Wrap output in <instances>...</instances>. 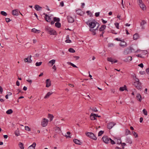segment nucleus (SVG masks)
<instances>
[{
	"mask_svg": "<svg viewBox=\"0 0 149 149\" xmlns=\"http://www.w3.org/2000/svg\"><path fill=\"white\" fill-rule=\"evenodd\" d=\"M146 24V22L145 20H142L141 22L140 23V26L141 27V29H144L145 28L143 25Z\"/></svg>",
	"mask_w": 149,
	"mask_h": 149,
	"instance_id": "obj_16",
	"label": "nucleus"
},
{
	"mask_svg": "<svg viewBox=\"0 0 149 149\" xmlns=\"http://www.w3.org/2000/svg\"><path fill=\"white\" fill-rule=\"evenodd\" d=\"M145 71H140V73L141 74H145Z\"/></svg>",
	"mask_w": 149,
	"mask_h": 149,
	"instance_id": "obj_61",
	"label": "nucleus"
},
{
	"mask_svg": "<svg viewBox=\"0 0 149 149\" xmlns=\"http://www.w3.org/2000/svg\"><path fill=\"white\" fill-rule=\"evenodd\" d=\"M100 15V13L99 12H97L96 13H95V15L96 17H97L99 16Z\"/></svg>",
	"mask_w": 149,
	"mask_h": 149,
	"instance_id": "obj_52",
	"label": "nucleus"
},
{
	"mask_svg": "<svg viewBox=\"0 0 149 149\" xmlns=\"http://www.w3.org/2000/svg\"><path fill=\"white\" fill-rule=\"evenodd\" d=\"M143 112L144 114L146 116L147 115V111L145 109H144L143 110Z\"/></svg>",
	"mask_w": 149,
	"mask_h": 149,
	"instance_id": "obj_45",
	"label": "nucleus"
},
{
	"mask_svg": "<svg viewBox=\"0 0 149 149\" xmlns=\"http://www.w3.org/2000/svg\"><path fill=\"white\" fill-rule=\"evenodd\" d=\"M48 120L46 118H44L41 121V125L43 127L46 126L48 123Z\"/></svg>",
	"mask_w": 149,
	"mask_h": 149,
	"instance_id": "obj_7",
	"label": "nucleus"
},
{
	"mask_svg": "<svg viewBox=\"0 0 149 149\" xmlns=\"http://www.w3.org/2000/svg\"><path fill=\"white\" fill-rule=\"evenodd\" d=\"M101 20H102V22L104 24H105L107 22V21L104 20L103 19H102Z\"/></svg>",
	"mask_w": 149,
	"mask_h": 149,
	"instance_id": "obj_60",
	"label": "nucleus"
},
{
	"mask_svg": "<svg viewBox=\"0 0 149 149\" xmlns=\"http://www.w3.org/2000/svg\"><path fill=\"white\" fill-rule=\"evenodd\" d=\"M126 86H124L123 87H120V88L119 90L121 91H124V90H126Z\"/></svg>",
	"mask_w": 149,
	"mask_h": 149,
	"instance_id": "obj_30",
	"label": "nucleus"
},
{
	"mask_svg": "<svg viewBox=\"0 0 149 149\" xmlns=\"http://www.w3.org/2000/svg\"><path fill=\"white\" fill-rule=\"evenodd\" d=\"M60 6L62 7L64 6V3L63 1H62L60 3Z\"/></svg>",
	"mask_w": 149,
	"mask_h": 149,
	"instance_id": "obj_58",
	"label": "nucleus"
},
{
	"mask_svg": "<svg viewBox=\"0 0 149 149\" xmlns=\"http://www.w3.org/2000/svg\"><path fill=\"white\" fill-rule=\"evenodd\" d=\"M3 91V89L1 86H0V93L2 94Z\"/></svg>",
	"mask_w": 149,
	"mask_h": 149,
	"instance_id": "obj_51",
	"label": "nucleus"
},
{
	"mask_svg": "<svg viewBox=\"0 0 149 149\" xmlns=\"http://www.w3.org/2000/svg\"><path fill=\"white\" fill-rule=\"evenodd\" d=\"M76 13L78 15L82 16L84 14V13L81 9H79L76 10Z\"/></svg>",
	"mask_w": 149,
	"mask_h": 149,
	"instance_id": "obj_12",
	"label": "nucleus"
},
{
	"mask_svg": "<svg viewBox=\"0 0 149 149\" xmlns=\"http://www.w3.org/2000/svg\"><path fill=\"white\" fill-rule=\"evenodd\" d=\"M147 53V52L146 51H144L142 52V54L143 55H145Z\"/></svg>",
	"mask_w": 149,
	"mask_h": 149,
	"instance_id": "obj_57",
	"label": "nucleus"
},
{
	"mask_svg": "<svg viewBox=\"0 0 149 149\" xmlns=\"http://www.w3.org/2000/svg\"><path fill=\"white\" fill-rule=\"evenodd\" d=\"M48 116L49 118H50V121H52L53 119L54 116H52V115H51L50 114H49L48 115Z\"/></svg>",
	"mask_w": 149,
	"mask_h": 149,
	"instance_id": "obj_36",
	"label": "nucleus"
},
{
	"mask_svg": "<svg viewBox=\"0 0 149 149\" xmlns=\"http://www.w3.org/2000/svg\"><path fill=\"white\" fill-rule=\"evenodd\" d=\"M52 93L51 92H48L45 96L44 98L46 99L48 98Z\"/></svg>",
	"mask_w": 149,
	"mask_h": 149,
	"instance_id": "obj_26",
	"label": "nucleus"
},
{
	"mask_svg": "<svg viewBox=\"0 0 149 149\" xmlns=\"http://www.w3.org/2000/svg\"><path fill=\"white\" fill-rule=\"evenodd\" d=\"M106 28V26L105 25H102L101 26L100 28L99 31H104Z\"/></svg>",
	"mask_w": 149,
	"mask_h": 149,
	"instance_id": "obj_21",
	"label": "nucleus"
},
{
	"mask_svg": "<svg viewBox=\"0 0 149 149\" xmlns=\"http://www.w3.org/2000/svg\"><path fill=\"white\" fill-rule=\"evenodd\" d=\"M86 135L90 138L93 139L94 140H96L97 139V138L95 135L92 133L88 132L86 134Z\"/></svg>",
	"mask_w": 149,
	"mask_h": 149,
	"instance_id": "obj_5",
	"label": "nucleus"
},
{
	"mask_svg": "<svg viewBox=\"0 0 149 149\" xmlns=\"http://www.w3.org/2000/svg\"><path fill=\"white\" fill-rule=\"evenodd\" d=\"M32 32H33L34 33H38L40 32L41 31L40 30H37L35 28L31 30Z\"/></svg>",
	"mask_w": 149,
	"mask_h": 149,
	"instance_id": "obj_23",
	"label": "nucleus"
},
{
	"mask_svg": "<svg viewBox=\"0 0 149 149\" xmlns=\"http://www.w3.org/2000/svg\"><path fill=\"white\" fill-rule=\"evenodd\" d=\"M103 141L106 143H110V140L111 138H109L107 136H104L102 138Z\"/></svg>",
	"mask_w": 149,
	"mask_h": 149,
	"instance_id": "obj_6",
	"label": "nucleus"
},
{
	"mask_svg": "<svg viewBox=\"0 0 149 149\" xmlns=\"http://www.w3.org/2000/svg\"><path fill=\"white\" fill-rule=\"evenodd\" d=\"M45 18L46 21L50 22L51 21V18L50 17L48 16L47 15H46L45 17Z\"/></svg>",
	"mask_w": 149,
	"mask_h": 149,
	"instance_id": "obj_19",
	"label": "nucleus"
},
{
	"mask_svg": "<svg viewBox=\"0 0 149 149\" xmlns=\"http://www.w3.org/2000/svg\"><path fill=\"white\" fill-rule=\"evenodd\" d=\"M90 118L92 120H94L96 119L95 116L94 115V114L91 113L90 116Z\"/></svg>",
	"mask_w": 149,
	"mask_h": 149,
	"instance_id": "obj_27",
	"label": "nucleus"
},
{
	"mask_svg": "<svg viewBox=\"0 0 149 149\" xmlns=\"http://www.w3.org/2000/svg\"><path fill=\"white\" fill-rule=\"evenodd\" d=\"M19 146L21 149H24V145L22 143H19Z\"/></svg>",
	"mask_w": 149,
	"mask_h": 149,
	"instance_id": "obj_31",
	"label": "nucleus"
},
{
	"mask_svg": "<svg viewBox=\"0 0 149 149\" xmlns=\"http://www.w3.org/2000/svg\"><path fill=\"white\" fill-rule=\"evenodd\" d=\"M114 24H115V25L117 29H119V23L117 22H116V23H115Z\"/></svg>",
	"mask_w": 149,
	"mask_h": 149,
	"instance_id": "obj_44",
	"label": "nucleus"
},
{
	"mask_svg": "<svg viewBox=\"0 0 149 149\" xmlns=\"http://www.w3.org/2000/svg\"><path fill=\"white\" fill-rule=\"evenodd\" d=\"M134 52V49L131 47L125 48L123 52V54L126 55Z\"/></svg>",
	"mask_w": 149,
	"mask_h": 149,
	"instance_id": "obj_2",
	"label": "nucleus"
},
{
	"mask_svg": "<svg viewBox=\"0 0 149 149\" xmlns=\"http://www.w3.org/2000/svg\"><path fill=\"white\" fill-rule=\"evenodd\" d=\"M126 142L127 143H128L130 144H131L132 143V141L131 139L129 138H127L126 139Z\"/></svg>",
	"mask_w": 149,
	"mask_h": 149,
	"instance_id": "obj_29",
	"label": "nucleus"
},
{
	"mask_svg": "<svg viewBox=\"0 0 149 149\" xmlns=\"http://www.w3.org/2000/svg\"><path fill=\"white\" fill-rule=\"evenodd\" d=\"M55 26L58 28H60L61 26V24L60 23L58 22H56L55 24Z\"/></svg>",
	"mask_w": 149,
	"mask_h": 149,
	"instance_id": "obj_32",
	"label": "nucleus"
},
{
	"mask_svg": "<svg viewBox=\"0 0 149 149\" xmlns=\"http://www.w3.org/2000/svg\"><path fill=\"white\" fill-rule=\"evenodd\" d=\"M35 8L37 11L41 10L42 8L38 5H36L35 6Z\"/></svg>",
	"mask_w": 149,
	"mask_h": 149,
	"instance_id": "obj_20",
	"label": "nucleus"
},
{
	"mask_svg": "<svg viewBox=\"0 0 149 149\" xmlns=\"http://www.w3.org/2000/svg\"><path fill=\"white\" fill-rule=\"evenodd\" d=\"M120 45L123 47H125L127 46L126 43L124 41L121 42L120 43Z\"/></svg>",
	"mask_w": 149,
	"mask_h": 149,
	"instance_id": "obj_18",
	"label": "nucleus"
},
{
	"mask_svg": "<svg viewBox=\"0 0 149 149\" xmlns=\"http://www.w3.org/2000/svg\"><path fill=\"white\" fill-rule=\"evenodd\" d=\"M68 51L70 52L74 53L75 52V51L72 48H70L68 49Z\"/></svg>",
	"mask_w": 149,
	"mask_h": 149,
	"instance_id": "obj_39",
	"label": "nucleus"
},
{
	"mask_svg": "<svg viewBox=\"0 0 149 149\" xmlns=\"http://www.w3.org/2000/svg\"><path fill=\"white\" fill-rule=\"evenodd\" d=\"M51 85V81L49 79H47L46 80V86L47 87H49Z\"/></svg>",
	"mask_w": 149,
	"mask_h": 149,
	"instance_id": "obj_15",
	"label": "nucleus"
},
{
	"mask_svg": "<svg viewBox=\"0 0 149 149\" xmlns=\"http://www.w3.org/2000/svg\"><path fill=\"white\" fill-rule=\"evenodd\" d=\"M86 13L88 14V15H91L92 14L90 12V11H86Z\"/></svg>",
	"mask_w": 149,
	"mask_h": 149,
	"instance_id": "obj_63",
	"label": "nucleus"
},
{
	"mask_svg": "<svg viewBox=\"0 0 149 149\" xmlns=\"http://www.w3.org/2000/svg\"><path fill=\"white\" fill-rule=\"evenodd\" d=\"M137 2L138 3V4L141 3L143 2L142 0H137Z\"/></svg>",
	"mask_w": 149,
	"mask_h": 149,
	"instance_id": "obj_55",
	"label": "nucleus"
},
{
	"mask_svg": "<svg viewBox=\"0 0 149 149\" xmlns=\"http://www.w3.org/2000/svg\"><path fill=\"white\" fill-rule=\"evenodd\" d=\"M16 84L17 86H19L20 85L19 82L18 81H17Z\"/></svg>",
	"mask_w": 149,
	"mask_h": 149,
	"instance_id": "obj_64",
	"label": "nucleus"
},
{
	"mask_svg": "<svg viewBox=\"0 0 149 149\" xmlns=\"http://www.w3.org/2000/svg\"><path fill=\"white\" fill-rule=\"evenodd\" d=\"M67 19L68 22L70 23H72L74 21V19L70 16H68L67 17Z\"/></svg>",
	"mask_w": 149,
	"mask_h": 149,
	"instance_id": "obj_13",
	"label": "nucleus"
},
{
	"mask_svg": "<svg viewBox=\"0 0 149 149\" xmlns=\"http://www.w3.org/2000/svg\"><path fill=\"white\" fill-rule=\"evenodd\" d=\"M65 42H67V43H71V41L69 40V39H67L66 40Z\"/></svg>",
	"mask_w": 149,
	"mask_h": 149,
	"instance_id": "obj_53",
	"label": "nucleus"
},
{
	"mask_svg": "<svg viewBox=\"0 0 149 149\" xmlns=\"http://www.w3.org/2000/svg\"><path fill=\"white\" fill-rule=\"evenodd\" d=\"M13 112V110L11 109H9L6 111V113L8 114H10L12 113Z\"/></svg>",
	"mask_w": 149,
	"mask_h": 149,
	"instance_id": "obj_33",
	"label": "nucleus"
},
{
	"mask_svg": "<svg viewBox=\"0 0 149 149\" xmlns=\"http://www.w3.org/2000/svg\"><path fill=\"white\" fill-rule=\"evenodd\" d=\"M136 97L137 99L138 100L139 102H141V97L140 94H137Z\"/></svg>",
	"mask_w": 149,
	"mask_h": 149,
	"instance_id": "obj_25",
	"label": "nucleus"
},
{
	"mask_svg": "<svg viewBox=\"0 0 149 149\" xmlns=\"http://www.w3.org/2000/svg\"><path fill=\"white\" fill-rule=\"evenodd\" d=\"M116 124L113 122L109 123L107 125V128L109 129H111Z\"/></svg>",
	"mask_w": 149,
	"mask_h": 149,
	"instance_id": "obj_8",
	"label": "nucleus"
},
{
	"mask_svg": "<svg viewBox=\"0 0 149 149\" xmlns=\"http://www.w3.org/2000/svg\"><path fill=\"white\" fill-rule=\"evenodd\" d=\"M67 63L69 65H70L73 66V67L74 68H77V67L75 65L73 64V63H72L71 62H67Z\"/></svg>",
	"mask_w": 149,
	"mask_h": 149,
	"instance_id": "obj_34",
	"label": "nucleus"
},
{
	"mask_svg": "<svg viewBox=\"0 0 149 149\" xmlns=\"http://www.w3.org/2000/svg\"><path fill=\"white\" fill-rule=\"evenodd\" d=\"M132 133L133 134L134 136H135V137H137L138 136V134L136 132H133Z\"/></svg>",
	"mask_w": 149,
	"mask_h": 149,
	"instance_id": "obj_48",
	"label": "nucleus"
},
{
	"mask_svg": "<svg viewBox=\"0 0 149 149\" xmlns=\"http://www.w3.org/2000/svg\"><path fill=\"white\" fill-rule=\"evenodd\" d=\"M140 8L143 10H146V7L145 5L144 4L143 2L139 4H138Z\"/></svg>",
	"mask_w": 149,
	"mask_h": 149,
	"instance_id": "obj_14",
	"label": "nucleus"
},
{
	"mask_svg": "<svg viewBox=\"0 0 149 149\" xmlns=\"http://www.w3.org/2000/svg\"><path fill=\"white\" fill-rule=\"evenodd\" d=\"M54 22H59L60 21V19L59 18H57L56 17H54Z\"/></svg>",
	"mask_w": 149,
	"mask_h": 149,
	"instance_id": "obj_35",
	"label": "nucleus"
},
{
	"mask_svg": "<svg viewBox=\"0 0 149 149\" xmlns=\"http://www.w3.org/2000/svg\"><path fill=\"white\" fill-rule=\"evenodd\" d=\"M125 133L127 135L129 134L130 132V131L128 129H126L125 130Z\"/></svg>",
	"mask_w": 149,
	"mask_h": 149,
	"instance_id": "obj_47",
	"label": "nucleus"
},
{
	"mask_svg": "<svg viewBox=\"0 0 149 149\" xmlns=\"http://www.w3.org/2000/svg\"><path fill=\"white\" fill-rule=\"evenodd\" d=\"M138 66L141 68H143V63H141L138 65Z\"/></svg>",
	"mask_w": 149,
	"mask_h": 149,
	"instance_id": "obj_59",
	"label": "nucleus"
},
{
	"mask_svg": "<svg viewBox=\"0 0 149 149\" xmlns=\"http://www.w3.org/2000/svg\"><path fill=\"white\" fill-rule=\"evenodd\" d=\"M73 141L75 143L78 145H81L82 143L79 140L76 139L73 140Z\"/></svg>",
	"mask_w": 149,
	"mask_h": 149,
	"instance_id": "obj_22",
	"label": "nucleus"
},
{
	"mask_svg": "<svg viewBox=\"0 0 149 149\" xmlns=\"http://www.w3.org/2000/svg\"><path fill=\"white\" fill-rule=\"evenodd\" d=\"M31 56H30L27 57V58H24V61L25 62H28L29 63H31L32 62V60L31 59Z\"/></svg>",
	"mask_w": 149,
	"mask_h": 149,
	"instance_id": "obj_9",
	"label": "nucleus"
},
{
	"mask_svg": "<svg viewBox=\"0 0 149 149\" xmlns=\"http://www.w3.org/2000/svg\"><path fill=\"white\" fill-rule=\"evenodd\" d=\"M104 131L101 130L98 133V136H100L102 135L104 133Z\"/></svg>",
	"mask_w": 149,
	"mask_h": 149,
	"instance_id": "obj_43",
	"label": "nucleus"
},
{
	"mask_svg": "<svg viewBox=\"0 0 149 149\" xmlns=\"http://www.w3.org/2000/svg\"><path fill=\"white\" fill-rule=\"evenodd\" d=\"M146 73L149 74V68H148L146 69Z\"/></svg>",
	"mask_w": 149,
	"mask_h": 149,
	"instance_id": "obj_56",
	"label": "nucleus"
},
{
	"mask_svg": "<svg viewBox=\"0 0 149 149\" xmlns=\"http://www.w3.org/2000/svg\"><path fill=\"white\" fill-rule=\"evenodd\" d=\"M15 134L16 136H19V134L18 130H17L15 131Z\"/></svg>",
	"mask_w": 149,
	"mask_h": 149,
	"instance_id": "obj_38",
	"label": "nucleus"
},
{
	"mask_svg": "<svg viewBox=\"0 0 149 149\" xmlns=\"http://www.w3.org/2000/svg\"><path fill=\"white\" fill-rule=\"evenodd\" d=\"M133 79L134 81L133 83V85L137 89L141 90L142 88L141 84L139 81V79L136 77V76H133Z\"/></svg>",
	"mask_w": 149,
	"mask_h": 149,
	"instance_id": "obj_1",
	"label": "nucleus"
},
{
	"mask_svg": "<svg viewBox=\"0 0 149 149\" xmlns=\"http://www.w3.org/2000/svg\"><path fill=\"white\" fill-rule=\"evenodd\" d=\"M55 60L52 59L49 61L48 63V65L49 66L52 67L54 64H55Z\"/></svg>",
	"mask_w": 149,
	"mask_h": 149,
	"instance_id": "obj_10",
	"label": "nucleus"
},
{
	"mask_svg": "<svg viewBox=\"0 0 149 149\" xmlns=\"http://www.w3.org/2000/svg\"><path fill=\"white\" fill-rule=\"evenodd\" d=\"M19 13H20V12L18 9L14 10L12 11V14L13 15H18Z\"/></svg>",
	"mask_w": 149,
	"mask_h": 149,
	"instance_id": "obj_11",
	"label": "nucleus"
},
{
	"mask_svg": "<svg viewBox=\"0 0 149 149\" xmlns=\"http://www.w3.org/2000/svg\"><path fill=\"white\" fill-rule=\"evenodd\" d=\"M111 142V143L112 144H115V142L113 140H112L111 139L110 140V142Z\"/></svg>",
	"mask_w": 149,
	"mask_h": 149,
	"instance_id": "obj_49",
	"label": "nucleus"
},
{
	"mask_svg": "<svg viewBox=\"0 0 149 149\" xmlns=\"http://www.w3.org/2000/svg\"><path fill=\"white\" fill-rule=\"evenodd\" d=\"M6 22H9L11 20L9 18H6Z\"/></svg>",
	"mask_w": 149,
	"mask_h": 149,
	"instance_id": "obj_54",
	"label": "nucleus"
},
{
	"mask_svg": "<svg viewBox=\"0 0 149 149\" xmlns=\"http://www.w3.org/2000/svg\"><path fill=\"white\" fill-rule=\"evenodd\" d=\"M1 14L2 15L4 16H6L7 15V13L4 11H1Z\"/></svg>",
	"mask_w": 149,
	"mask_h": 149,
	"instance_id": "obj_37",
	"label": "nucleus"
},
{
	"mask_svg": "<svg viewBox=\"0 0 149 149\" xmlns=\"http://www.w3.org/2000/svg\"><path fill=\"white\" fill-rule=\"evenodd\" d=\"M139 34L137 33H136L133 35V39L134 40H136L139 38Z\"/></svg>",
	"mask_w": 149,
	"mask_h": 149,
	"instance_id": "obj_28",
	"label": "nucleus"
},
{
	"mask_svg": "<svg viewBox=\"0 0 149 149\" xmlns=\"http://www.w3.org/2000/svg\"><path fill=\"white\" fill-rule=\"evenodd\" d=\"M36 145V143L35 142L33 143L28 148V149H35V147Z\"/></svg>",
	"mask_w": 149,
	"mask_h": 149,
	"instance_id": "obj_17",
	"label": "nucleus"
},
{
	"mask_svg": "<svg viewBox=\"0 0 149 149\" xmlns=\"http://www.w3.org/2000/svg\"><path fill=\"white\" fill-rule=\"evenodd\" d=\"M97 28H96V29H91L89 30V31H91V32H92V34L93 35H95L96 34V32H95V31L97 30Z\"/></svg>",
	"mask_w": 149,
	"mask_h": 149,
	"instance_id": "obj_24",
	"label": "nucleus"
},
{
	"mask_svg": "<svg viewBox=\"0 0 149 149\" xmlns=\"http://www.w3.org/2000/svg\"><path fill=\"white\" fill-rule=\"evenodd\" d=\"M52 68L54 69L55 71L56 70V66L55 65H54L52 67Z\"/></svg>",
	"mask_w": 149,
	"mask_h": 149,
	"instance_id": "obj_62",
	"label": "nucleus"
},
{
	"mask_svg": "<svg viewBox=\"0 0 149 149\" xmlns=\"http://www.w3.org/2000/svg\"><path fill=\"white\" fill-rule=\"evenodd\" d=\"M121 143V141L120 140V139H118L117 140V143L118 144H119Z\"/></svg>",
	"mask_w": 149,
	"mask_h": 149,
	"instance_id": "obj_50",
	"label": "nucleus"
},
{
	"mask_svg": "<svg viewBox=\"0 0 149 149\" xmlns=\"http://www.w3.org/2000/svg\"><path fill=\"white\" fill-rule=\"evenodd\" d=\"M86 24L89 26L91 29L93 28L98 23L96 22L91 21H88L86 22Z\"/></svg>",
	"mask_w": 149,
	"mask_h": 149,
	"instance_id": "obj_4",
	"label": "nucleus"
},
{
	"mask_svg": "<svg viewBox=\"0 0 149 149\" xmlns=\"http://www.w3.org/2000/svg\"><path fill=\"white\" fill-rule=\"evenodd\" d=\"M92 110L95 112H96L98 111V110L95 107H94L92 109H91Z\"/></svg>",
	"mask_w": 149,
	"mask_h": 149,
	"instance_id": "obj_46",
	"label": "nucleus"
},
{
	"mask_svg": "<svg viewBox=\"0 0 149 149\" xmlns=\"http://www.w3.org/2000/svg\"><path fill=\"white\" fill-rule=\"evenodd\" d=\"M42 63V62H37L36 63L35 65L36 66H39L41 65Z\"/></svg>",
	"mask_w": 149,
	"mask_h": 149,
	"instance_id": "obj_40",
	"label": "nucleus"
},
{
	"mask_svg": "<svg viewBox=\"0 0 149 149\" xmlns=\"http://www.w3.org/2000/svg\"><path fill=\"white\" fill-rule=\"evenodd\" d=\"M107 61H110L111 62L112 64H113V60L111 58H107Z\"/></svg>",
	"mask_w": 149,
	"mask_h": 149,
	"instance_id": "obj_41",
	"label": "nucleus"
},
{
	"mask_svg": "<svg viewBox=\"0 0 149 149\" xmlns=\"http://www.w3.org/2000/svg\"><path fill=\"white\" fill-rule=\"evenodd\" d=\"M45 30L51 35H55L56 34V31L54 30L48 26L45 27Z\"/></svg>",
	"mask_w": 149,
	"mask_h": 149,
	"instance_id": "obj_3",
	"label": "nucleus"
},
{
	"mask_svg": "<svg viewBox=\"0 0 149 149\" xmlns=\"http://www.w3.org/2000/svg\"><path fill=\"white\" fill-rule=\"evenodd\" d=\"M25 130L27 131H31L30 128L28 126H25Z\"/></svg>",
	"mask_w": 149,
	"mask_h": 149,
	"instance_id": "obj_42",
	"label": "nucleus"
}]
</instances>
